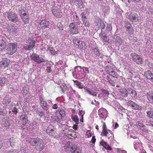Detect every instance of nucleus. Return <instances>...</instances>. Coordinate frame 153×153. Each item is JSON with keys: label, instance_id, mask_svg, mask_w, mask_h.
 Instances as JSON below:
<instances>
[{"label": "nucleus", "instance_id": "1", "mask_svg": "<svg viewBox=\"0 0 153 153\" xmlns=\"http://www.w3.org/2000/svg\"><path fill=\"white\" fill-rule=\"evenodd\" d=\"M46 132L49 136H51L53 137L58 138L60 137V135L54 130V127L51 125H49L46 129Z\"/></svg>", "mask_w": 153, "mask_h": 153}, {"label": "nucleus", "instance_id": "2", "mask_svg": "<svg viewBox=\"0 0 153 153\" xmlns=\"http://www.w3.org/2000/svg\"><path fill=\"white\" fill-rule=\"evenodd\" d=\"M7 48L6 49L7 53L11 55L15 53L16 51L17 48V43H10L8 44Z\"/></svg>", "mask_w": 153, "mask_h": 153}, {"label": "nucleus", "instance_id": "3", "mask_svg": "<svg viewBox=\"0 0 153 153\" xmlns=\"http://www.w3.org/2000/svg\"><path fill=\"white\" fill-rule=\"evenodd\" d=\"M36 42L33 38H29L27 40L26 44L24 46V48L27 50H29L33 49L35 46Z\"/></svg>", "mask_w": 153, "mask_h": 153}, {"label": "nucleus", "instance_id": "4", "mask_svg": "<svg viewBox=\"0 0 153 153\" xmlns=\"http://www.w3.org/2000/svg\"><path fill=\"white\" fill-rule=\"evenodd\" d=\"M69 30L72 35L77 34L79 33L78 27L74 22H71L69 25Z\"/></svg>", "mask_w": 153, "mask_h": 153}, {"label": "nucleus", "instance_id": "5", "mask_svg": "<svg viewBox=\"0 0 153 153\" xmlns=\"http://www.w3.org/2000/svg\"><path fill=\"white\" fill-rule=\"evenodd\" d=\"M65 134L68 138L73 139L76 137V133L72 129L65 128L64 130Z\"/></svg>", "mask_w": 153, "mask_h": 153}, {"label": "nucleus", "instance_id": "6", "mask_svg": "<svg viewBox=\"0 0 153 153\" xmlns=\"http://www.w3.org/2000/svg\"><path fill=\"white\" fill-rule=\"evenodd\" d=\"M6 16L9 21L14 22H16L18 20L17 15L13 12L9 11L6 14Z\"/></svg>", "mask_w": 153, "mask_h": 153}, {"label": "nucleus", "instance_id": "7", "mask_svg": "<svg viewBox=\"0 0 153 153\" xmlns=\"http://www.w3.org/2000/svg\"><path fill=\"white\" fill-rule=\"evenodd\" d=\"M131 56L132 60L137 64H140L143 63V59L137 54L132 53Z\"/></svg>", "mask_w": 153, "mask_h": 153}, {"label": "nucleus", "instance_id": "8", "mask_svg": "<svg viewBox=\"0 0 153 153\" xmlns=\"http://www.w3.org/2000/svg\"><path fill=\"white\" fill-rule=\"evenodd\" d=\"M31 59L35 62L38 63H40L45 62L44 59L41 57L36 54H33L31 56Z\"/></svg>", "mask_w": 153, "mask_h": 153}, {"label": "nucleus", "instance_id": "9", "mask_svg": "<svg viewBox=\"0 0 153 153\" xmlns=\"http://www.w3.org/2000/svg\"><path fill=\"white\" fill-rule=\"evenodd\" d=\"M96 25L99 29H101L102 30H104L105 28V25L103 21L101 19L99 18H97L95 19Z\"/></svg>", "mask_w": 153, "mask_h": 153}, {"label": "nucleus", "instance_id": "10", "mask_svg": "<svg viewBox=\"0 0 153 153\" xmlns=\"http://www.w3.org/2000/svg\"><path fill=\"white\" fill-rule=\"evenodd\" d=\"M139 17L137 14L135 13H131L128 16V19L132 22H136L139 20Z\"/></svg>", "mask_w": 153, "mask_h": 153}, {"label": "nucleus", "instance_id": "11", "mask_svg": "<svg viewBox=\"0 0 153 153\" xmlns=\"http://www.w3.org/2000/svg\"><path fill=\"white\" fill-rule=\"evenodd\" d=\"M39 100L40 102L42 108L44 110L46 111L48 109V107L47 105L46 102L44 100L42 96H41L39 97Z\"/></svg>", "mask_w": 153, "mask_h": 153}, {"label": "nucleus", "instance_id": "12", "mask_svg": "<svg viewBox=\"0 0 153 153\" xmlns=\"http://www.w3.org/2000/svg\"><path fill=\"white\" fill-rule=\"evenodd\" d=\"M39 25H40L41 27L43 29H45L48 27L50 24V22L49 21H47L46 20H39Z\"/></svg>", "mask_w": 153, "mask_h": 153}, {"label": "nucleus", "instance_id": "13", "mask_svg": "<svg viewBox=\"0 0 153 153\" xmlns=\"http://www.w3.org/2000/svg\"><path fill=\"white\" fill-rule=\"evenodd\" d=\"M10 60L7 58H4L2 61L0 62V67L4 68L7 67L10 63Z\"/></svg>", "mask_w": 153, "mask_h": 153}, {"label": "nucleus", "instance_id": "14", "mask_svg": "<svg viewBox=\"0 0 153 153\" xmlns=\"http://www.w3.org/2000/svg\"><path fill=\"white\" fill-rule=\"evenodd\" d=\"M7 43L5 38H0V51H3L6 48Z\"/></svg>", "mask_w": 153, "mask_h": 153}, {"label": "nucleus", "instance_id": "15", "mask_svg": "<svg viewBox=\"0 0 153 153\" xmlns=\"http://www.w3.org/2000/svg\"><path fill=\"white\" fill-rule=\"evenodd\" d=\"M9 83V80L7 78L3 76L0 77V86L3 87L5 85H7Z\"/></svg>", "mask_w": 153, "mask_h": 153}, {"label": "nucleus", "instance_id": "16", "mask_svg": "<svg viewBox=\"0 0 153 153\" xmlns=\"http://www.w3.org/2000/svg\"><path fill=\"white\" fill-rule=\"evenodd\" d=\"M20 120L23 125H25L28 121V117L26 114H22L20 117Z\"/></svg>", "mask_w": 153, "mask_h": 153}, {"label": "nucleus", "instance_id": "17", "mask_svg": "<svg viewBox=\"0 0 153 153\" xmlns=\"http://www.w3.org/2000/svg\"><path fill=\"white\" fill-rule=\"evenodd\" d=\"M145 76L148 79L153 82V73L149 70L146 71L144 73Z\"/></svg>", "mask_w": 153, "mask_h": 153}, {"label": "nucleus", "instance_id": "18", "mask_svg": "<svg viewBox=\"0 0 153 153\" xmlns=\"http://www.w3.org/2000/svg\"><path fill=\"white\" fill-rule=\"evenodd\" d=\"M128 90H127L125 88H121L119 89V92L122 97H126L128 94Z\"/></svg>", "mask_w": 153, "mask_h": 153}, {"label": "nucleus", "instance_id": "19", "mask_svg": "<svg viewBox=\"0 0 153 153\" xmlns=\"http://www.w3.org/2000/svg\"><path fill=\"white\" fill-rule=\"evenodd\" d=\"M128 93L129 94V97L131 99H133L135 98V97L137 95V93L136 91L133 89L130 88L128 89Z\"/></svg>", "mask_w": 153, "mask_h": 153}, {"label": "nucleus", "instance_id": "20", "mask_svg": "<svg viewBox=\"0 0 153 153\" xmlns=\"http://www.w3.org/2000/svg\"><path fill=\"white\" fill-rule=\"evenodd\" d=\"M127 104L128 105L131 106L134 109L137 110L140 108L139 106L131 100H128Z\"/></svg>", "mask_w": 153, "mask_h": 153}, {"label": "nucleus", "instance_id": "21", "mask_svg": "<svg viewBox=\"0 0 153 153\" xmlns=\"http://www.w3.org/2000/svg\"><path fill=\"white\" fill-rule=\"evenodd\" d=\"M53 15L56 17L60 18L62 16V13L60 10L59 9L53 10L52 11Z\"/></svg>", "mask_w": 153, "mask_h": 153}, {"label": "nucleus", "instance_id": "22", "mask_svg": "<svg viewBox=\"0 0 153 153\" xmlns=\"http://www.w3.org/2000/svg\"><path fill=\"white\" fill-rule=\"evenodd\" d=\"M136 126L143 131L145 129V126L140 121H137L136 123Z\"/></svg>", "mask_w": 153, "mask_h": 153}, {"label": "nucleus", "instance_id": "23", "mask_svg": "<svg viewBox=\"0 0 153 153\" xmlns=\"http://www.w3.org/2000/svg\"><path fill=\"white\" fill-rule=\"evenodd\" d=\"M51 118L53 121L57 122H59L62 119L60 116H59V114H58L56 112L55 115H53L51 116Z\"/></svg>", "mask_w": 153, "mask_h": 153}, {"label": "nucleus", "instance_id": "24", "mask_svg": "<svg viewBox=\"0 0 153 153\" xmlns=\"http://www.w3.org/2000/svg\"><path fill=\"white\" fill-rule=\"evenodd\" d=\"M37 147L38 150L39 151H41L43 150L44 148V145L43 143V140L41 139L38 143H37Z\"/></svg>", "mask_w": 153, "mask_h": 153}, {"label": "nucleus", "instance_id": "25", "mask_svg": "<svg viewBox=\"0 0 153 153\" xmlns=\"http://www.w3.org/2000/svg\"><path fill=\"white\" fill-rule=\"evenodd\" d=\"M40 139L38 137L30 138L28 140V142L30 143V144L33 143L35 145H36L40 141Z\"/></svg>", "mask_w": 153, "mask_h": 153}, {"label": "nucleus", "instance_id": "26", "mask_svg": "<svg viewBox=\"0 0 153 153\" xmlns=\"http://www.w3.org/2000/svg\"><path fill=\"white\" fill-rule=\"evenodd\" d=\"M72 153H81V150L76 146H74L72 147V150H71Z\"/></svg>", "mask_w": 153, "mask_h": 153}, {"label": "nucleus", "instance_id": "27", "mask_svg": "<svg viewBox=\"0 0 153 153\" xmlns=\"http://www.w3.org/2000/svg\"><path fill=\"white\" fill-rule=\"evenodd\" d=\"M100 144L103 146L106 149L108 150H111L112 148L106 142L102 141L100 143Z\"/></svg>", "mask_w": 153, "mask_h": 153}, {"label": "nucleus", "instance_id": "28", "mask_svg": "<svg viewBox=\"0 0 153 153\" xmlns=\"http://www.w3.org/2000/svg\"><path fill=\"white\" fill-rule=\"evenodd\" d=\"M74 146H76L75 145H73L72 143L70 141H68L67 143L65 144V146H64L65 149L70 150H72V147Z\"/></svg>", "mask_w": 153, "mask_h": 153}, {"label": "nucleus", "instance_id": "29", "mask_svg": "<svg viewBox=\"0 0 153 153\" xmlns=\"http://www.w3.org/2000/svg\"><path fill=\"white\" fill-rule=\"evenodd\" d=\"M105 111L103 109H100L98 111L99 115L100 118H104L105 117Z\"/></svg>", "mask_w": 153, "mask_h": 153}, {"label": "nucleus", "instance_id": "30", "mask_svg": "<svg viewBox=\"0 0 153 153\" xmlns=\"http://www.w3.org/2000/svg\"><path fill=\"white\" fill-rule=\"evenodd\" d=\"M147 97L148 100L152 102L153 100V91H150L147 93Z\"/></svg>", "mask_w": 153, "mask_h": 153}, {"label": "nucleus", "instance_id": "31", "mask_svg": "<svg viewBox=\"0 0 153 153\" xmlns=\"http://www.w3.org/2000/svg\"><path fill=\"white\" fill-rule=\"evenodd\" d=\"M74 83L75 85L78 87V88L80 89H82L84 88L83 85L81 82L78 80H73Z\"/></svg>", "mask_w": 153, "mask_h": 153}, {"label": "nucleus", "instance_id": "32", "mask_svg": "<svg viewBox=\"0 0 153 153\" xmlns=\"http://www.w3.org/2000/svg\"><path fill=\"white\" fill-rule=\"evenodd\" d=\"M78 46L79 48L80 49L85 50L87 48V46L85 42L82 41Z\"/></svg>", "mask_w": 153, "mask_h": 153}, {"label": "nucleus", "instance_id": "33", "mask_svg": "<svg viewBox=\"0 0 153 153\" xmlns=\"http://www.w3.org/2000/svg\"><path fill=\"white\" fill-rule=\"evenodd\" d=\"M71 118L72 120L75 122L76 124H78L79 123V120L77 116L74 114H72L71 116Z\"/></svg>", "mask_w": 153, "mask_h": 153}, {"label": "nucleus", "instance_id": "34", "mask_svg": "<svg viewBox=\"0 0 153 153\" xmlns=\"http://www.w3.org/2000/svg\"><path fill=\"white\" fill-rule=\"evenodd\" d=\"M56 113L59 114V116H60V117L62 119V117H64L65 115V111L63 110H61L60 111H56Z\"/></svg>", "mask_w": 153, "mask_h": 153}, {"label": "nucleus", "instance_id": "35", "mask_svg": "<svg viewBox=\"0 0 153 153\" xmlns=\"http://www.w3.org/2000/svg\"><path fill=\"white\" fill-rule=\"evenodd\" d=\"M113 70V69L110 66L108 65L105 67V71L109 74Z\"/></svg>", "mask_w": 153, "mask_h": 153}, {"label": "nucleus", "instance_id": "36", "mask_svg": "<svg viewBox=\"0 0 153 153\" xmlns=\"http://www.w3.org/2000/svg\"><path fill=\"white\" fill-rule=\"evenodd\" d=\"M48 51L52 54L55 55L57 53V51H56L53 48H48Z\"/></svg>", "mask_w": 153, "mask_h": 153}, {"label": "nucleus", "instance_id": "37", "mask_svg": "<svg viewBox=\"0 0 153 153\" xmlns=\"http://www.w3.org/2000/svg\"><path fill=\"white\" fill-rule=\"evenodd\" d=\"M24 95L23 96V97L24 99V100L26 102H28L29 101L30 98V94H26L25 93H24Z\"/></svg>", "mask_w": 153, "mask_h": 153}, {"label": "nucleus", "instance_id": "38", "mask_svg": "<svg viewBox=\"0 0 153 153\" xmlns=\"http://www.w3.org/2000/svg\"><path fill=\"white\" fill-rule=\"evenodd\" d=\"M125 27L126 31L128 30H129L132 27L131 25L128 22L126 23L125 25Z\"/></svg>", "mask_w": 153, "mask_h": 153}, {"label": "nucleus", "instance_id": "39", "mask_svg": "<svg viewBox=\"0 0 153 153\" xmlns=\"http://www.w3.org/2000/svg\"><path fill=\"white\" fill-rule=\"evenodd\" d=\"M15 139L13 137H12L10 138V145L12 147H13L15 145Z\"/></svg>", "mask_w": 153, "mask_h": 153}, {"label": "nucleus", "instance_id": "40", "mask_svg": "<svg viewBox=\"0 0 153 153\" xmlns=\"http://www.w3.org/2000/svg\"><path fill=\"white\" fill-rule=\"evenodd\" d=\"M22 19V20L23 22L25 23H28L29 19V17L28 16H22V17H21Z\"/></svg>", "mask_w": 153, "mask_h": 153}, {"label": "nucleus", "instance_id": "41", "mask_svg": "<svg viewBox=\"0 0 153 153\" xmlns=\"http://www.w3.org/2000/svg\"><path fill=\"white\" fill-rule=\"evenodd\" d=\"M110 75L114 78H117L118 75L117 74V73L113 70L109 74Z\"/></svg>", "mask_w": 153, "mask_h": 153}, {"label": "nucleus", "instance_id": "42", "mask_svg": "<svg viewBox=\"0 0 153 153\" xmlns=\"http://www.w3.org/2000/svg\"><path fill=\"white\" fill-rule=\"evenodd\" d=\"M29 90V88H28L24 86L22 88V94H23V96L24 95V93H25L26 94H29L28 93V91Z\"/></svg>", "mask_w": 153, "mask_h": 153}, {"label": "nucleus", "instance_id": "43", "mask_svg": "<svg viewBox=\"0 0 153 153\" xmlns=\"http://www.w3.org/2000/svg\"><path fill=\"white\" fill-rule=\"evenodd\" d=\"M37 112L40 117L43 116L45 114L44 112L40 108L37 109Z\"/></svg>", "mask_w": 153, "mask_h": 153}, {"label": "nucleus", "instance_id": "44", "mask_svg": "<svg viewBox=\"0 0 153 153\" xmlns=\"http://www.w3.org/2000/svg\"><path fill=\"white\" fill-rule=\"evenodd\" d=\"M73 42L74 44L78 45L80 43L81 41H80V40L75 38L73 39Z\"/></svg>", "mask_w": 153, "mask_h": 153}, {"label": "nucleus", "instance_id": "45", "mask_svg": "<svg viewBox=\"0 0 153 153\" xmlns=\"http://www.w3.org/2000/svg\"><path fill=\"white\" fill-rule=\"evenodd\" d=\"M147 114L148 117L153 118V111H147Z\"/></svg>", "mask_w": 153, "mask_h": 153}, {"label": "nucleus", "instance_id": "46", "mask_svg": "<svg viewBox=\"0 0 153 153\" xmlns=\"http://www.w3.org/2000/svg\"><path fill=\"white\" fill-rule=\"evenodd\" d=\"M122 39L120 37H119L116 40H115L116 44H118L119 45H120V44L122 43Z\"/></svg>", "mask_w": 153, "mask_h": 153}, {"label": "nucleus", "instance_id": "47", "mask_svg": "<svg viewBox=\"0 0 153 153\" xmlns=\"http://www.w3.org/2000/svg\"><path fill=\"white\" fill-rule=\"evenodd\" d=\"M108 130L107 129H103L102 130V136H107V134L108 133Z\"/></svg>", "mask_w": 153, "mask_h": 153}, {"label": "nucleus", "instance_id": "48", "mask_svg": "<svg viewBox=\"0 0 153 153\" xmlns=\"http://www.w3.org/2000/svg\"><path fill=\"white\" fill-rule=\"evenodd\" d=\"M57 26L59 30L61 31H62L63 30V29L62 27V25L61 23L59 22L57 23Z\"/></svg>", "mask_w": 153, "mask_h": 153}, {"label": "nucleus", "instance_id": "49", "mask_svg": "<svg viewBox=\"0 0 153 153\" xmlns=\"http://www.w3.org/2000/svg\"><path fill=\"white\" fill-rule=\"evenodd\" d=\"M102 91L103 95H105V96H108L109 94V93L108 91L103 89L102 90Z\"/></svg>", "mask_w": 153, "mask_h": 153}, {"label": "nucleus", "instance_id": "50", "mask_svg": "<svg viewBox=\"0 0 153 153\" xmlns=\"http://www.w3.org/2000/svg\"><path fill=\"white\" fill-rule=\"evenodd\" d=\"M93 51L94 53L97 56H99L100 53L97 49L96 48H94L93 49Z\"/></svg>", "mask_w": 153, "mask_h": 153}, {"label": "nucleus", "instance_id": "51", "mask_svg": "<svg viewBox=\"0 0 153 153\" xmlns=\"http://www.w3.org/2000/svg\"><path fill=\"white\" fill-rule=\"evenodd\" d=\"M76 3L80 7L81 6H82V0H76Z\"/></svg>", "mask_w": 153, "mask_h": 153}, {"label": "nucleus", "instance_id": "52", "mask_svg": "<svg viewBox=\"0 0 153 153\" xmlns=\"http://www.w3.org/2000/svg\"><path fill=\"white\" fill-rule=\"evenodd\" d=\"M102 38L105 42H108L109 39L108 37L106 35H104L102 36Z\"/></svg>", "mask_w": 153, "mask_h": 153}, {"label": "nucleus", "instance_id": "53", "mask_svg": "<svg viewBox=\"0 0 153 153\" xmlns=\"http://www.w3.org/2000/svg\"><path fill=\"white\" fill-rule=\"evenodd\" d=\"M126 31L128 32L129 34L131 35L133 34V33L134 32V30L132 27L129 30H126Z\"/></svg>", "mask_w": 153, "mask_h": 153}, {"label": "nucleus", "instance_id": "54", "mask_svg": "<svg viewBox=\"0 0 153 153\" xmlns=\"http://www.w3.org/2000/svg\"><path fill=\"white\" fill-rule=\"evenodd\" d=\"M112 30V27L111 25L108 24L107 25V26L106 28V30L108 32L111 31Z\"/></svg>", "mask_w": 153, "mask_h": 153}, {"label": "nucleus", "instance_id": "55", "mask_svg": "<svg viewBox=\"0 0 153 153\" xmlns=\"http://www.w3.org/2000/svg\"><path fill=\"white\" fill-rule=\"evenodd\" d=\"M85 114V112L84 111L81 110H80L79 111V114L80 117H82V118H83V115Z\"/></svg>", "mask_w": 153, "mask_h": 153}, {"label": "nucleus", "instance_id": "56", "mask_svg": "<svg viewBox=\"0 0 153 153\" xmlns=\"http://www.w3.org/2000/svg\"><path fill=\"white\" fill-rule=\"evenodd\" d=\"M83 23L86 27H89L90 26L89 23L87 20H85V22H83Z\"/></svg>", "mask_w": 153, "mask_h": 153}, {"label": "nucleus", "instance_id": "57", "mask_svg": "<svg viewBox=\"0 0 153 153\" xmlns=\"http://www.w3.org/2000/svg\"><path fill=\"white\" fill-rule=\"evenodd\" d=\"M89 94L91 95H92L93 96L96 97L97 96V93L96 92H94L93 93L91 92L90 90L88 92Z\"/></svg>", "mask_w": 153, "mask_h": 153}, {"label": "nucleus", "instance_id": "58", "mask_svg": "<svg viewBox=\"0 0 153 153\" xmlns=\"http://www.w3.org/2000/svg\"><path fill=\"white\" fill-rule=\"evenodd\" d=\"M86 134L87 135L88 138H89L91 136V133L89 130H88L86 132Z\"/></svg>", "mask_w": 153, "mask_h": 153}, {"label": "nucleus", "instance_id": "59", "mask_svg": "<svg viewBox=\"0 0 153 153\" xmlns=\"http://www.w3.org/2000/svg\"><path fill=\"white\" fill-rule=\"evenodd\" d=\"M96 141V139L95 138V136H93L92 137V139L91 140V142L93 144H94Z\"/></svg>", "mask_w": 153, "mask_h": 153}, {"label": "nucleus", "instance_id": "60", "mask_svg": "<svg viewBox=\"0 0 153 153\" xmlns=\"http://www.w3.org/2000/svg\"><path fill=\"white\" fill-rule=\"evenodd\" d=\"M12 111L13 112H14L15 114H16L18 112V109L16 107H14L13 109H12Z\"/></svg>", "mask_w": 153, "mask_h": 153}, {"label": "nucleus", "instance_id": "61", "mask_svg": "<svg viewBox=\"0 0 153 153\" xmlns=\"http://www.w3.org/2000/svg\"><path fill=\"white\" fill-rule=\"evenodd\" d=\"M108 82L110 84L113 86H115V82L113 80H110V81Z\"/></svg>", "mask_w": 153, "mask_h": 153}, {"label": "nucleus", "instance_id": "62", "mask_svg": "<svg viewBox=\"0 0 153 153\" xmlns=\"http://www.w3.org/2000/svg\"><path fill=\"white\" fill-rule=\"evenodd\" d=\"M83 14H84V13H82V20L83 22H85V20H87V19H86V16H85L84 14L83 15Z\"/></svg>", "mask_w": 153, "mask_h": 153}, {"label": "nucleus", "instance_id": "63", "mask_svg": "<svg viewBox=\"0 0 153 153\" xmlns=\"http://www.w3.org/2000/svg\"><path fill=\"white\" fill-rule=\"evenodd\" d=\"M19 14L20 15V16L21 17H22V16H28L27 15V13L24 12H20L19 13Z\"/></svg>", "mask_w": 153, "mask_h": 153}, {"label": "nucleus", "instance_id": "64", "mask_svg": "<svg viewBox=\"0 0 153 153\" xmlns=\"http://www.w3.org/2000/svg\"><path fill=\"white\" fill-rule=\"evenodd\" d=\"M5 113L4 111V110H2L1 109H0V115H4Z\"/></svg>", "mask_w": 153, "mask_h": 153}]
</instances>
